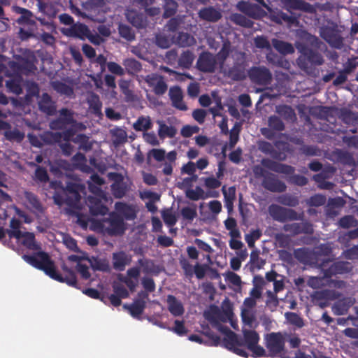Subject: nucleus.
Instances as JSON below:
<instances>
[{"instance_id":"f257e3e1","label":"nucleus","mask_w":358,"mask_h":358,"mask_svg":"<svg viewBox=\"0 0 358 358\" xmlns=\"http://www.w3.org/2000/svg\"><path fill=\"white\" fill-rule=\"evenodd\" d=\"M22 259L33 267L43 271L52 279L80 289L76 273L71 268H68L66 265L63 264L62 268L64 275L59 273L56 269L54 262L47 252L39 251L32 255H24Z\"/></svg>"},{"instance_id":"f03ea898","label":"nucleus","mask_w":358,"mask_h":358,"mask_svg":"<svg viewBox=\"0 0 358 358\" xmlns=\"http://www.w3.org/2000/svg\"><path fill=\"white\" fill-rule=\"evenodd\" d=\"M22 259L33 267L43 271L52 279L80 289L76 273L71 268H68L66 265L63 264L62 268L64 275L59 273L56 269L54 262L47 252L39 251L32 255H24Z\"/></svg>"},{"instance_id":"7ed1b4c3","label":"nucleus","mask_w":358,"mask_h":358,"mask_svg":"<svg viewBox=\"0 0 358 358\" xmlns=\"http://www.w3.org/2000/svg\"><path fill=\"white\" fill-rule=\"evenodd\" d=\"M241 319L243 323V337L230 330L227 326L219 324L217 329L224 335L223 340L222 341L220 337L213 332L208 333L207 336L210 338L211 345L213 346L222 345L235 354L246 357V350L242 348L246 345V329L245 328L246 324V299H244L241 306Z\"/></svg>"},{"instance_id":"20e7f679","label":"nucleus","mask_w":358,"mask_h":358,"mask_svg":"<svg viewBox=\"0 0 358 358\" xmlns=\"http://www.w3.org/2000/svg\"><path fill=\"white\" fill-rule=\"evenodd\" d=\"M94 227L105 235L117 236L124 234L126 227L123 218L115 212H111L108 217L96 220Z\"/></svg>"},{"instance_id":"39448f33","label":"nucleus","mask_w":358,"mask_h":358,"mask_svg":"<svg viewBox=\"0 0 358 358\" xmlns=\"http://www.w3.org/2000/svg\"><path fill=\"white\" fill-rule=\"evenodd\" d=\"M287 334L282 332H271L265 336V346L268 350V357L274 358L285 350Z\"/></svg>"},{"instance_id":"423d86ee","label":"nucleus","mask_w":358,"mask_h":358,"mask_svg":"<svg viewBox=\"0 0 358 358\" xmlns=\"http://www.w3.org/2000/svg\"><path fill=\"white\" fill-rule=\"evenodd\" d=\"M81 189L82 186L80 184L69 182L64 190L65 196L59 194L55 195V203L58 205L66 203L70 207H76L81 199L80 194Z\"/></svg>"},{"instance_id":"0eeeda50","label":"nucleus","mask_w":358,"mask_h":358,"mask_svg":"<svg viewBox=\"0 0 358 358\" xmlns=\"http://www.w3.org/2000/svg\"><path fill=\"white\" fill-rule=\"evenodd\" d=\"M298 49L301 55L297 59V63L302 69H307L309 65H322L324 63L322 56L316 50L307 45H301Z\"/></svg>"},{"instance_id":"6e6552de","label":"nucleus","mask_w":358,"mask_h":358,"mask_svg":"<svg viewBox=\"0 0 358 358\" xmlns=\"http://www.w3.org/2000/svg\"><path fill=\"white\" fill-rule=\"evenodd\" d=\"M268 213L274 220L280 222L300 219L298 213L294 210L283 208L276 204H271L268 207Z\"/></svg>"},{"instance_id":"1a4fd4ad","label":"nucleus","mask_w":358,"mask_h":358,"mask_svg":"<svg viewBox=\"0 0 358 358\" xmlns=\"http://www.w3.org/2000/svg\"><path fill=\"white\" fill-rule=\"evenodd\" d=\"M217 60L216 57L208 51H203L199 55L196 68L204 73H215L217 69Z\"/></svg>"},{"instance_id":"9d476101","label":"nucleus","mask_w":358,"mask_h":358,"mask_svg":"<svg viewBox=\"0 0 358 358\" xmlns=\"http://www.w3.org/2000/svg\"><path fill=\"white\" fill-rule=\"evenodd\" d=\"M206 318L217 326L220 324V321L224 322L229 321L233 329H238L237 321L234 320V313L230 309L226 310L223 313H221L219 310L208 313L206 314Z\"/></svg>"},{"instance_id":"9b49d317","label":"nucleus","mask_w":358,"mask_h":358,"mask_svg":"<svg viewBox=\"0 0 358 358\" xmlns=\"http://www.w3.org/2000/svg\"><path fill=\"white\" fill-rule=\"evenodd\" d=\"M353 266L350 262L338 261L333 263L329 268L323 269V278H330L336 275H344L352 271Z\"/></svg>"},{"instance_id":"f8f14e48","label":"nucleus","mask_w":358,"mask_h":358,"mask_svg":"<svg viewBox=\"0 0 358 358\" xmlns=\"http://www.w3.org/2000/svg\"><path fill=\"white\" fill-rule=\"evenodd\" d=\"M144 80L148 86L152 88L155 94L162 96L166 92L168 85L163 76L157 73H151L147 75Z\"/></svg>"},{"instance_id":"ddd939ff","label":"nucleus","mask_w":358,"mask_h":358,"mask_svg":"<svg viewBox=\"0 0 358 358\" xmlns=\"http://www.w3.org/2000/svg\"><path fill=\"white\" fill-rule=\"evenodd\" d=\"M25 208L36 215H42L45 213V208L38 199V196L29 191L24 192Z\"/></svg>"},{"instance_id":"4468645a","label":"nucleus","mask_w":358,"mask_h":358,"mask_svg":"<svg viewBox=\"0 0 358 358\" xmlns=\"http://www.w3.org/2000/svg\"><path fill=\"white\" fill-rule=\"evenodd\" d=\"M265 280L260 275H255L252 280L253 288L250 292V297H248V308H253L256 305V300L262 297L263 287L265 285Z\"/></svg>"},{"instance_id":"2eb2a0df","label":"nucleus","mask_w":358,"mask_h":358,"mask_svg":"<svg viewBox=\"0 0 358 358\" xmlns=\"http://www.w3.org/2000/svg\"><path fill=\"white\" fill-rule=\"evenodd\" d=\"M248 76L259 85H267L272 79L270 71L265 67H254L248 71Z\"/></svg>"},{"instance_id":"dca6fc26","label":"nucleus","mask_w":358,"mask_h":358,"mask_svg":"<svg viewBox=\"0 0 358 358\" xmlns=\"http://www.w3.org/2000/svg\"><path fill=\"white\" fill-rule=\"evenodd\" d=\"M115 210L116 213H118L123 220H134L137 217L138 210L136 206L134 204H129L125 202L118 201L115 204Z\"/></svg>"},{"instance_id":"f3484780","label":"nucleus","mask_w":358,"mask_h":358,"mask_svg":"<svg viewBox=\"0 0 358 358\" xmlns=\"http://www.w3.org/2000/svg\"><path fill=\"white\" fill-rule=\"evenodd\" d=\"M264 176L262 186L273 192H283L286 190L287 186L282 181L272 173H267Z\"/></svg>"},{"instance_id":"a211bd4d","label":"nucleus","mask_w":358,"mask_h":358,"mask_svg":"<svg viewBox=\"0 0 358 358\" xmlns=\"http://www.w3.org/2000/svg\"><path fill=\"white\" fill-rule=\"evenodd\" d=\"M140 268L134 266L127 270V276H123L120 274L118 279L120 281L124 283L131 292H134L137 286L138 278L140 276Z\"/></svg>"},{"instance_id":"6ab92c4d","label":"nucleus","mask_w":358,"mask_h":358,"mask_svg":"<svg viewBox=\"0 0 358 358\" xmlns=\"http://www.w3.org/2000/svg\"><path fill=\"white\" fill-rule=\"evenodd\" d=\"M169 96L172 106L182 111L187 110L188 108L183 101V95L181 88L178 86H174L169 90Z\"/></svg>"},{"instance_id":"aec40b11","label":"nucleus","mask_w":358,"mask_h":358,"mask_svg":"<svg viewBox=\"0 0 358 358\" xmlns=\"http://www.w3.org/2000/svg\"><path fill=\"white\" fill-rule=\"evenodd\" d=\"M113 267L118 271H123L126 266L131 262V256L124 251H120L113 253L112 256Z\"/></svg>"},{"instance_id":"412c9836","label":"nucleus","mask_w":358,"mask_h":358,"mask_svg":"<svg viewBox=\"0 0 358 358\" xmlns=\"http://www.w3.org/2000/svg\"><path fill=\"white\" fill-rule=\"evenodd\" d=\"M63 33L67 36L85 40L86 39L87 34H90V29L85 24H75L69 28L64 29Z\"/></svg>"},{"instance_id":"4be33fe9","label":"nucleus","mask_w":358,"mask_h":358,"mask_svg":"<svg viewBox=\"0 0 358 358\" xmlns=\"http://www.w3.org/2000/svg\"><path fill=\"white\" fill-rule=\"evenodd\" d=\"M39 110L47 115H54L56 113V104L48 93H43L38 101Z\"/></svg>"},{"instance_id":"5701e85b","label":"nucleus","mask_w":358,"mask_h":358,"mask_svg":"<svg viewBox=\"0 0 358 358\" xmlns=\"http://www.w3.org/2000/svg\"><path fill=\"white\" fill-rule=\"evenodd\" d=\"M199 17L208 22H216L222 18V13L214 7L208 6L199 11Z\"/></svg>"},{"instance_id":"b1692460","label":"nucleus","mask_w":358,"mask_h":358,"mask_svg":"<svg viewBox=\"0 0 358 358\" xmlns=\"http://www.w3.org/2000/svg\"><path fill=\"white\" fill-rule=\"evenodd\" d=\"M262 163L264 166L277 173L292 176L295 171V169L292 166L280 164L268 159H263Z\"/></svg>"},{"instance_id":"393cba45","label":"nucleus","mask_w":358,"mask_h":358,"mask_svg":"<svg viewBox=\"0 0 358 358\" xmlns=\"http://www.w3.org/2000/svg\"><path fill=\"white\" fill-rule=\"evenodd\" d=\"M168 310L171 314L175 317L181 316L185 312V308L182 302L173 295L167 296Z\"/></svg>"},{"instance_id":"a878e982","label":"nucleus","mask_w":358,"mask_h":358,"mask_svg":"<svg viewBox=\"0 0 358 358\" xmlns=\"http://www.w3.org/2000/svg\"><path fill=\"white\" fill-rule=\"evenodd\" d=\"M146 307V301L143 299H134V302L129 305L124 304V308L127 309L130 315L137 319H140Z\"/></svg>"},{"instance_id":"bb28decb","label":"nucleus","mask_w":358,"mask_h":358,"mask_svg":"<svg viewBox=\"0 0 358 358\" xmlns=\"http://www.w3.org/2000/svg\"><path fill=\"white\" fill-rule=\"evenodd\" d=\"M285 9L292 13V10L308 11L310 7V3L302 0H282Z\"/></svg>"},{"instance_id":"cd10ccee","label":"nucleus","mask_w":358,"mask_h":358,"mask_svg":"<svg viewBox=\"0 0 358 358\" xmlns=\"http://www.w3.org/2000/svg\"><path fill=\"white\" fill-rule=\"evenodd\" d=\"M87 103L91 112L94 115L98 117L102 115V102L101 101L99 95L95 93H92L87 99Z\"/></svg>"},{"instance_id":"c85d7f7f","label":"nucleus","mask_w":358,"mask_h":358,"mask_svg":"<svg viewBox=\"0 0 358 358\" xmlns=\"http://www.w3.org/2000/svg\"><path fill=\"white\" fill-rule=\"evenodd\" d=\"M229 76L236 80H243L246 78V65L244 62L235 63L229 71Z\"/></svg>"},{"instance_id":"c756f323","label":"nucleus","mask_w":358,"mask_h":358,"mask_svg":"<svg viewBox=\"0 0 358 358\" xmlns=\"http://www.w3.org/2000/svg\"><path fill=\"white\" fill-rule=\"evenodd\" d=\"M22 239V244L29 250H38L40 245L36 243L35 235L31 232H22L20 236V240Z\"/></svg>"},{"instance_id":"7c9ffc66","label":"nucleus","mask_w":358,"mask_h":358,"mask_svg":"<svg viewBox=\"0 0 358 358\" xmlns=\"http://www.w3.org/2000/svg\"><path fill=\"white\" fill-rule=\"evenodd\" d=\"M15 12L20 14V17L17 20V22L20 24H26L29 25H34L35 21L32 19L33 13L31 10L17 6L15 8Z\"/></svg>"},{"instance_id":"2f4dec72","label":"nucleus","mask_w":358,"mask_h":358,"mask_svg":"<svg viewBox=\"0 0 358 358\" xmlns=\"http://www.w3.org/2000/svg\"><path fill=\"white\" fill-rule=\"evenodd\" d=\"M273 47L280 54L286 55L294 52L292 45L289 43L273 38L272 40Z\"/></svg>"},{"instance_id":"473e14b6","label":"nucleus","mask_w":358,"mask_h":358,"mask_svg":"<svg viewBox=\"0 0 358 358\" xmlns=\"http://www.w3.org/2000/svg\"><path fill=\"white\" fill-rule=\"evenodd\" d=\"M194 58L195 55L193 52L187 50L181 53L178 58V64L182 69H189L192 66Z\"/></svg>"},{"instance_id":"72a5a7b5","label":"nucleus","mask_w":358,"mask_h":358,"mask_svg":"<svg viewBox=\"0 0 358 358\" xmlns=\"http://www.w3.org/2000/svg\"><path fill=\"white\" fill-rule=\"evenodd\" d=\"M88 199L91 203H94V205L90 207V212L92 215H105L108 213V208L100 201H95L93 197H89Z\"/></svg>"},{"instance_id":"f704fd0d","label":"nucleus","mask_w":358,"mask_h":358,"mask_svg":"<svg viewBox=\"0 0 358 358\" xmlns=\"http://www.w3.org/2000/svg\"><path fill=\"white\" fill-rule=\"evenodd\" d=\"M159 124L158 135L160 138L166 137L173 138L176 136L177 130L174 127L166 125L163 121H157Z\"/></svg>"},{"instance_id":"c9c22d12","label":"nucleus","mask_w":358,"mask_h":358,"mask_svg":"<svg viewBox=\"0 0 358 358\" xmlns=\"http://www.w3.org/2000/svg\"><path fill=\"white\" fill-rule=\"evenodd\" d=\"M196 43L194 37L188 33L179 32L176 37V43L180 47H191Z\"/></svg>"},{"instance_id":"e433bc0d","label":"nucleus","mask_w":358,"mask_h":358,"mask_svg":"<svg viewBox=\"0 0 358 358\" xmlns=\"http://www.w3.org/2000/svg\"><path fill=\"white\" fill-rule=\"evenodd\" d=\"M122 64L125 67L129 74L138 73L142 69V65L140 62L134 58H127L123 60Z\"/></svg>"},{"instance_id":"4c0bfd02","label":"nucleus","mask_w":358,"mask_h":358,"mask_svg":"<svg viewBox=\"0 0 358 358\" xmlns=\"http://www.w3.org/2000/svg\"><path fill=\"white\" fill-rule=\"evenodd\" d=\"M152 124L149 116L139 117L137 120L134 123L133 128L137 131H145L150 129Z\"/></svg>"},{"instance_id":"58836bf2","label":"nucleus","mask_w":358,"mask_h":358,"mask_svg":"<svg viewBox=\"0 0 358 358\" xmlns=\"http://www.w3.org/2000/svg\"><path fill=\"white\" fill-rule=\"evenodd\" d=\"M21 222L15 217H13L10 221V227L11 229H6V234L10 238H15L20 240V236L22 235V231L20 229Z\"/></svg>"},{"instance_id":"ea45409f","label":"nucleus","mask_w":358,"mask_h":358,"mask_svg":"<svg viewBox=\"0 0 358 358\" xmlns=\"http://www.w3.org/2000/svg\"><path fill=\"white\" fill-rule=\"evenodd\" d=\"M113 138V142L115 145H120L127 141V134L125 130L122 128H115L110 131Z\"/></svg>"},{"instance_id":"a19ab883","label":"nucleus","mask_w":358,"mask_h":358,"mask_svg":"<svg viewBox=\"0 0 358 358\" xmlns=\"http://www.w3.org/2000/svg\"><path fill=\"white\" fill-rule=\"evenodd\" d=\"M259 255V250H253L250 254V269L252 272L255 269H260L265 264V261L260 258Z\"/></svg>"},{"instance_id":"79ce46f5","label":"nucleus","mask_w":358,"mask_h":358,"mask_svg":"<svg viewBox=\"0 0 358 358\" xmlns=\"http://www.w3.org/2000/svg\"><path fill=\"white\" fill-rule=\"evenodd\" d=\"M278 201L284 206L289 207H296L299 203L298 196L290 194H284L278 197Z\"/></svg>"},{"instance_id":"37998d69","label":"nucleus","mask_w":358,"mask_h":358,"mask_svg":"<svg viewBox=\"0 0 358 358\" xmlns=\"http://www.w3.org/2000/svg\"><path fill=\"white\" fill-rule=\"evenodd\" d=\"M62 135L59 132L46 131L41 136V140L44 143L52 145L59 143L62 139Z\"/></svg>"},{"instance_id":"c03bdc74","label":"nucleus","mask_w":358,"mask_h":358,"mask_svg":"<svg viewBox=\"0 0 358 358\" xmlns=\"http://www.w3.org/2000/svg\"><path fill=\"white\" fill-rule=\"evenodd\" d=\"M185 192L186 197L192 201H199L206 197L203 189L199 186H196L194 189H187Z\"/></svg>"},{"instance_id":"a18cd8bd","label":"nucleus","mask_w":358,"mask_h":358,"mask_svg":"<svg viewBox=\"0 0 358 358\" xmlns=\"http://www.w3.org/2000/svg\"><path fill=\"white\" fill-rule=\"evenodd\" d=\"M6 87L9 92L16 95H19L22 92L21 80L20 78H13L6 80Z\"/></svg>"},{"instance_id":"49530a36","label":"nucleus","mask_w":358,"mask_h":358,"mask_svg":"<svg viewBox=\"0 0 358 358\" xmlns=\"http://www.w3.org/2000/svg\"><path fill=\"white\" fill-rule=\"evenodd\" d=\"M59 117L64 121V122L68 125H74L76 124V120L74 119V113L70 109L66 108H62L59 111Z\"/></svg>"},{"instance_id":"de8ad7c7","label":"nucleus","mask_w":358,"mask_h":358,"mask_svg":"<svg viewBox=\"0 0 358 358\" xmlns=\"http://www.w3.org/2000/svg\"><path fill=\"white\" fill-rule=\"evenodd\" d=\"M178 3L175 0H165L163 17L169 18L173 16L177 11Z\"/></svg>"},{"instance_id":"09e8293b","label":"nucleus","mask_w":358,"mask_h":358,"mask_svg":"<svg viewBox=\"0 0 358 358\" xmlns=\"http://www.w3.org/2000/svg\"><path fill=\"white\" fill-rule=\"evenodd\" d=\"M73 142L79 144V148L85 151L92 149V144L90 142L89 138L83 134H78L74 138Z\"/></svg>"},{"instance_id":"8fccbe9b","label":"nucleus","mask_w":358,"mask_h":358,"mask_svg":"<svg viewBox=\"0 0 358 358\" xmlns=\"http://www.w3.org/2000/svg\"><path fill=\"white\" fill-rule=\"evenodd\" d=\"M112 194L116 199L122 198L127 191V187L124 182L120 183H113L110 185Z\"/></svg>"},{"instance_id":"3c124183","label":"nucleus","mask_w":358,"mask_h":358,"mask_svg":"<svg viewBox=\"0 0 358 358\" xmlns=\"http://www.w3.org/2000/svg\"><path fill=\"white\" fill-rule=\"evenodd\" d=\"M326 201L327 198L324 195L315 194L307 199L306 203L308 206L310 207H320L324 206Z\"/></svg>"},{"instance_id":"603ef678","label":"nucleus","mask_w":358,"mask_h":358,"mask_svg":"<svg viewBox=\"0 0 358 358\" xmlns=\"http://www.w3.org/2000/svg\"><path fill=\"white\" fill-rule=\"evenodd\" d=\"M338 115L344 123L348 124L354 122L357 120L355 113L346 108L341 109L338 113Z\"/></svg>"},{"instance_id":"864d4df0","label":"nucleus","mask_w":358,"mask_h":358,"mask_svg":"<svg viewBox=\"0 0 358 358\" xmlns=\"http://www.w3.org/2000/svg\"><path fill=\"white\" fill-rule=\"evenodd\" d=\"M338 224L343 229L356 227L358 225V220L352 215H345L338 220Z\"/></svg>"},{"instance_id":"5fc2aeb1","label":"nucleus","mask_w":358,"mask_h":358,"mask_svg":"<svg viewBox=\"0 0 358 358\" xmlns=\"http://www.w3.org/2000/svg\"><path fill=\"white\" fill-rule=\"evenodd\" d=\"M119 34L121 37L129 41H131L135 39V33L128 25L120 24L119 26Z\"/></svg>"},{"instance_id":"6e6d98bb","label":"nucleus","mask_w":358,"mask_h":358,"mask_svg":"<svg viewBox=\"0 0 358 358\" xmlns=\"http://www.w3.org/2000/svg\"><path fill=\"white\" fill-rule=\"evenodd\" d=\"M277 111L285 120H292L296 118L294 110L291 106L287 105L281 106L278 108Z\"/></svg>"},{"instance_id":"4d7b16f0","label":"nucleus","mask_w":358,"mask_h":358,"mask_svg":"<svg viewBox=\"0 0 358 358\" xmlns=\"http://www.w3.org/2000/svg\"><path fill=\"white\" fill-rule=\"evenodd\" d=\"M180 214L184 220L190 222H192L197 216V212L195 207H183L180 210Z\"/></svg>"},{"instance_id":"13d9d810","label":"nucleus","mask_w":358,"mask_h":358,"mask_svg":"<svg viewBox=\"0 0 358 358\" xmlns=\"http://www.w3.org/2000/svg\"><path fill=\"white\" fill-rule=\"evenodd\" d=\"M53 88L59 93L62 94L70 96L73 94V90L72 87L69 86L68 85L62 83V82H56L53 84Z\"/></svg>"},{"instance_id":"bf43d9fd","label":"nucleus","mask_w":358,"mask_h":358,"mask_svg":"<svg viewBox=\"0 0 358 358\" xmlns=\"http://www.w3.org/2000/svg\"><path fill=\"white\" fill-rule=\"evenodd\" d=\"M269 127L278 131H282L285 129V124L282 120L277 116H271L268 119Z\"/></svg>"},{"instance_id":"052dcab7","label":"nucleus","mask_w":358,"mask_h":358,"mask_svg":"<svg viewBox=\"0 0 358 358\" xmlns=\"http://www.w3.org/2000/svg\"><path fill=\"white\" fill-rule=\"evenodd\" d=\"M5 136L9 141L21 142L24 139V134L18 129H15L14 130L6 131Z\"/></svg>"},{"instance_id":"680f3d73","label":"nucleus","mask_w":358,"mask_h":358,"mask_svg":"<svg viewBox=\"0 0 358 358\" xmlns=\"http://www.w3.org/2000/svg\"><path fill=\"white\" fill-rule=\"evenodd\" d=\"M288 182L291 184L302 187L308 184V180L303 176L293 173L289 176Z\"/></svg>"},{"instance_id":"e2e57ef3","label":"nucleus","mask_w":358,"mask_h":358,"mask_svg":"<svg viewBox=\"0 0 358 358\" xmlns=\"http://www.w3.org/2000/svg\"><path fill=\"white\" fill-rule=\"evenodd\" d=\"M230 52V45L224 43L221 50L217 54V60L219 61L221 65L224 64V61L229 57Z\"/></svg>"},{"instance_id":"0e129e2a","label":"nucleus","mask_w":358,"mask_h":358,"mask_svg":"<svg viewBox=\"0 0 358 358\" xmlns=\"http://www.w3.org/2000/svg\"><path fill=\"white\" fill-rule=\"evenodd\" d=\"M338 111L335 107H321L320 109V115L321 118L330 121L329 118L334 117V113Z\"/></svg>"},{"instance_id":"69168bd1","label":"nucleus","mask_w":358,"mask_h":358,"mask_svg":"<svg viewBox=\"0 0 358 358\" xmlns=\"http://www.w3.org/2000/svg\"><path fill=\"white\" fill-rule=\"evenodd\" d=\"M36 180L41 182H47L49 180V176L47 170L42 166H38L35 171Z\"/></svg>"},{"instance_id":"338daca9","label":"nucleus","mask_w":358,"mask_h":358,"mask_svg":"<svg viewBox=\"0 0 358 358\" xmlns=\"http://www.w3.org/2000/svg\"><path fill=\"white\" fill-rule=\"evenodd\" d=\"M342 256L350 260L358 259V245H354L350 248L343 250Z\"/></svg>"},{"instance_id":"774afa93","label":"nucleus","mask_w":358,"mask_h":358,"mask_svg":"<svg viewBox=\"0 0 358 358\" xmlns=\"http://www.w3.org/2000/svg\"><path fill=\"white\" fill-rule=\"evenodd\" d=\"M162 218L164 223L169 227H173L178 221L176 215L171 211L164 212L162 213Z\"/></svg>"}]
</instances>
